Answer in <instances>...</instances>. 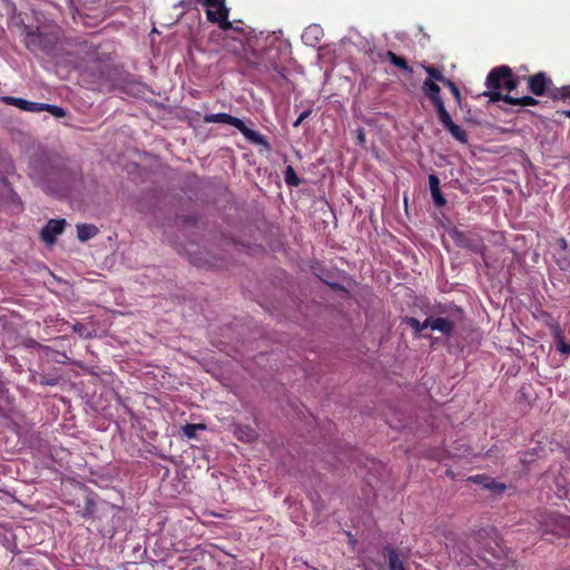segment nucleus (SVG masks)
I'll use <instances>...</instances> for the list:
<instances>
[{
    "instance_id": "obj_5",
    "label": "nucleus",
    "mask_w": 570,
    "mask_h": 570,
    "mask_svg": "<svg viewBox=\"0 0 570 570\" xmlns=\"http://www.w3.org/2000/svg\"><path fill=\"white\" fill-rule=\"evenodd\" d=\"M66 226L65 219H50L41 229V239L49 245L56 242V235L61 234Z\"/></svg>"
},
{
    "instance_id": "obj_34",
    "label": "nucleus",
    "mask_w": 570,
    "mask_h": 570,
    "mask_svg": "<svg viewBox=\"0 0 570 570\" xmlns=\"http://www.w3.org/2000/svg\"><path fill=\"white\" fill-rule=\"evenodd\" d=\"M311 114L309 110H305L303 111L299 117L296 119V121L294 122V127H297L299 126V124Z\"/></svg>"
},
{
    "instance_id": "obj_12",
    "label": "nucleus",
    "mask_w": 570,
    "mask_h": 570,
    "mask_svg": "<svg viewBox=\"0 0 570 570\" xmlns=\"http://www.w3.org/2000/svg\"><path fill=\"white\" fill-rule=\"evenodd\" d=\"M430 327L434 331L441 332L443 335L450 336L453 332V323L449 321L448 318L438 317L432 318L430 317Z\"/></svg>"
},
{
    "instance_id": "obj_26",
    "label": "nucleus",
    "mask_w": 570,
    "mask_h": 570,
    "mask_svg": "<svg viewBox=\"0 0 570 570\" xmlns=\"http://www.w3.org/2000/svg\"><path fill=\"white\" fill-rule=\"evenodd\" d=\"M425 71L429 73L431 79H434L440 82H444L446 78L442 75V72L434 67H425Z\"/></svg>"
},
{
    "instance_id": "obj_31",
    "label": "nucleus",
    "mask_w": 570,
    "mask_h": 570,
    "mask_svg": "<svg viewBox=\"0 0 570 570\" xmlns=\"http://www.w3.org/2000/svg\"><path fill=\"white\" fill-rule=\"evenodd\" d=\"M517 80L513 79L511 75L510 77L503 79L502 87H504L508 91H512L517 87Z\"/></svg>"
},
{
    "instance_id": "obj_17",
    "label": "nucleus",
    "mask_w": 570,
    "mask_h": 570,
    "mask_svg": "<svg viewBox=\"0 0 570 570\" xmlns=\"http://www.w3.org/2000/svg\"><path fill=\"white\" fill-rule=\"evenodd\" d=\"M386 56L394 66H396L407 72H412V68L407 65V62L404 58L399 57L393 51H387Z\"/></svg>"
},
{
    "instance_id": "obj_37",
    "label": "nucleus",
    "mask_w": 570,
    "mask_h": 570,
    "mask_svg": "<svg viewBox=\"0 0 570 570\" xmlns=\"http://www.w3.org/2000/svg\"><path fill=\"white\" fill-rule=\"evenodd\" d=\"M87 47H88V46H87V43H81V45L79 46V48H78V52L86 51Z\"/></svg>"
},
{
    "instance_id": "obj_7",
    "label": "nucleus",
    "mask_w": 570,
    "mask_h": 570,
    "mask_svg": "<svg viewBox=\"0 0 570 570\" xmlns=\"http://www.w3.org/2000/svg\"><path fill=\"white\" fill-rule=\"evenodd\" d=\"M550 82L543 72H538L529 78V88L535 96H542Z\"/></svg>"
},
{
    "instance_id": "obj_19",
    "label": "nucleus",
    "mask_w": 570,
    "mask_h": 570,
    "mask_svg": "<svg viewBox=\"0 0 570 570\" xmlns=\"http://www.w3.org/2000/svg\"><path fill=\"white\" fill-rule=\"evenodd\" d=\"M446 130L460 142H466L468 135L464 129H462L456 124L452 122Z\"/></svg>"
},
{
    "instance_id": "obj_36",
    "label": "nucleus",
    "mask_w": 570,
    "mask_h": 570,
    "mask_svg": "<svg viewBox=\"0 0 570 570\" xmlns=\"http://www.w3.org/2000/svg\"><path fill=\"white\" fill-rule=\"evenodd\" d=\"M557 243H558V245H559V247H560L561 249L566 250V249L568 248V244H567V240H566L564 238H562V237H561V238H559V239L557 240Z\"/></svg>"
},
{
    "instance_id": "obj_23",
    "label": "nucleus",
    "mask_w": 570,
    "mask_h": 570,
    "mask_svg": "<svg viewBox=\"0 0 570 570\" xmlns=\"http://www.w3.org/2000/svg\"><path fill=\"white\" fill-rule=\"evenodd\" d=\"M285 181L289 186H298L301 184V179L296 176L295 170L292 166H287L285 169Z\"/></svg>"
},
{
    "instance_id": "obj_10",
    "label": "nucleus",
    "mask_w": 570,
    "mask_h": 570,
    "mask_svg": "<svg viewBox=\"0 0 570 570\" xmlns=\"http://www.w3.org/2000/svg\"><path fill=\"white\" fill-rule=\"evenodd\" d=\"M470 480L497 493H502L507 489L504 483L497 482L487 475H475L470 478Z\"/></svg>"
},
{
    "instance_id": "obj_24",
    "label": "nucleus",
    "mask_w": 570,
    "mask_h": 570,
    "mask_svg": "<svg viewBox=\"0 0 570 570\" xmlns=\"http://www.w3.org/2000/svg\"><path fill=\"white\" fill-rule=\"evenodd\" d=\"M551 98L557 99H570V86L562 87L560 89H556L551 92Z\"/></svg>"
},
{
    "instance_id": "obj_3",
    "label": "nucleus",
    "mask_w": 570,
    "mask_h": 570,
    "mask_svg": "<svg viewBox=\"0 0 570 570\" xmlns=\"http://www.w3.org/2000/svg\"><path fill=\"white\" fill-rule=\"evenodd\" d=\"M26 45L30 50H40L52 55L56 48V38L41 32H29L26 37Z\"/></svg>"
},
{
    "instance_id": "obj_29",
    "label": "nucleus",
    "mask_w": 570,
    "mask_h": 570,
    "mask_svg": "<svg viewBox=\"0 0 570 570\" xmlns=\"http://www.w3.org/2000/svg\"><path fill=\"white\" fill-rule=\"evenodd\" d=\"M197 430H198V425H194V424H186L183 426V433L188 439L195 438Z\"/></svg>"
},
{
    "instance_id": "obj_32",
    "label": "nucleus",
    "mask_w": 570,
    "mask_h": 570,
    "mask_svg": "<svg viewBox=\"0 0 570 570\" xmlns=\"http://www.w3.org/2000/svg\"><path fill=\"white\" fill-rule=\"evenodd\" d=\"M39 383L41 385H56L57 384V379L55 377H46L45 375H40L39 377Z\"/></svg>"
},
{
    "instance_id": "obj_30",
    "label": "nucleus",
    "mask_w": 570,
    "mask_h": 570,
    "mask_svg": "<svg viewBox=\"0 0 570 570\" xmlns=\"http://www.w3.org/2000/svg\"><path fill=\"white\" fill-rule=\"evenodd\" d=\"M72 330L78 333L82 337H90L91 334L87 331L86 326L81 323H76L72 327Z\"/></svg>"
},
{
    "instance_id": "obj_39",
    "label": "nucleus",
    "mask_w": 570,
    "mask_h": 570,
    "mask_svg": "<svg viewBox=\"0 0 570 570\" xmlns=\"http://www.w3.org/2000/svg\"><path fill=\"white\" fill-rule=\"evenodd\" d=\"M198 425V430H204L205 429V424H197Z\"/></svg>"
},
{
    "instance_id": "obj_1",
    "label": "nucleus",
    "mask_w": 570,
    "mask_h": 570,
    "mask_svg": "<svg viewBox=\"0 0 570 570\" xmlns=\"http://www.w3.org/2000/svg\"><path fill=\"white\" fill-rule=\"evenodd\" d=\"M204 122H206V124L219 122V124L232 125L235 128H237L245 136V138L248 141L253 142V144H256V145L264 146L267 149L269 148L268 142L265 140V138L261 134H258L257 131H255L253 129H249L244 124V121L242 119L237 118V117L230 116V115L225 114V112L210 114V115H206L204 117Z\"/></svg>"
},
{
    "instance_id": "obj_20",
    "label": "nucleus",
    "mask_w": 570,
    "mask_h": 570,
    "mask_svg": "<svg viewBox=\"0 0 570 570\" xmlns=\"http://www.w3.org/2000/svg\"><path fill=\"white\" fill-rule=\"evenodd\" d=\"M404 321L415 331V333H421L423 330L430 327V317L426 318L423 323L414 317H405Z\"/></svg>"
},
{
    "instance_id": "obj_14",
    "label": "nucleus",
    "mask_w": 570,
    "mask_h": 570,
    "mask_svg": "<svg viewBox=\"0 0 570 570\" xmlns=\"http://www.w3.org/2000/svg\"><path fill=\"white\" fill-rule=\"evenodd\" d=\"M98 234V228L91 224L77 225V236L79 240L86 242Z\"/></svg>"
},
{
    "instance_id": "obj_6",
    "label": "nucleus",
    "mask_w": 570,
    "mask_h": 570,
    "mask_svg": "<svg viewBox=\"0 0 570 570\" xmlns=\"http://www.w3.org/2000/svg\"><path fill=\"white\" fill-rule=\"evenodd\" d=\"M512 71L509 67H500L498 69H493L487 79L488 87L493 89H500L503 83V79L510 77Z\"/></svg>"
},
{
    "instance_id": "obj_8",
    "label": "nucleus",
    "mask_w": 570,
    "mask_h": 570,
    "mask_svg": "<svg viewBox=\"0 0 570 570\" xmlns=\"http://www.w3.org/2000/svg\"><path fill=\"white\" fill-rule=\"evenodd\" d=\"M382 554L386 559L390 570H405L400 553L392 546H385L382 550Z\"/></svg>"
},
{
    "instance_id": "obj_11",
    "label": "nucleus",
    "mask_w": 570,
    "mask_h": 570,
    "mask_svg": "<svg viewBox=\"0 0 570 570\" xmlns=\"http://www.w3.org/2000/svg\"><path fill=\"white\" fill-rule=\"evenodd\" d=\"M424 94L431 99L434 106L442 104L443 100L440 97V87L432 79H426L422 87Z\"/></svg>"
},
{
    "instance_id": "obj_22",
    "label": "nucleus",
    "mask_w": 570,
    "mask_h": 570,
    "mask_svg": "<svg viewBox=\"0 0 570 570\" xmlns=\"http://www.w3.org/2000/svg\"><path fill=\"white\" fill-rule=\"evenodd\" d=\"M40 111H48L56 118H62L66 116V110L62 107L56 105H48L41 102Z\"/></svg>"
},
{
    "instance_id": "obj_27",
    "label": "nucleus",
    "mask_w": 570,
    "mask_h": 570,
    "mask_svg": "<svg viewBox=\"0 0 570 570\" xmlns=\"http://www.w3.org/2000/svg\"><path fill=\"white\" fill-rule=\"evenodd\" d=\"M443 85H445L450 89V91L455 97L456 101L460 104V101H461V94H460V89L458 88V86L451 79H448V78L443 82Z\"/></svg>"
},
{
    "instance_id": "obj_38",
    "label": "nucleus",
    "mask_w": 570,
    "mask_h": 570,
    "mask_svg": "<svg viewBox=\"0 0 570 570\" xmlns=\"http://www.w3.org/2000/svg\"><path fill=\"white\" fill-rule=\"evenodd\" d=\"M95 55H96V52H94V51H92V52L90 53V57H88V59H87V60H91V59H94Z\"/></svg>"
},
{
    "instance_id": "obj_33",
    "label": "nucleus",
    "mask_w": 570,
    "mask_h": 570,
    "mask_svg": "<svg viewBox=\"0 0 570 570\" xmlns=\"http://www.w3.org/2000/svg\"><path fill=\"white\" fill-rule=\"evenodd\" d=\"M450 235L458 244H463V234L461 232L453 229Z\"/></svg>"
},
{
    "instance_id": "obj_16",
    "label": "nucleus",
    "mask_w": 570,
    "mask_h": 570,
    "mask_svg": "<svg viewBox=\"0 0 570 570\" xmlns=\"http://www.w3.org/2000/svg\"><path fill=\"white\" fill-rule=\"evenodd\" d=\"M553 332L557 341V350L562 354H570V344L564 342L559 325H553Z\"/></svg>"
},
{
    "instance_id": "obj_15",
    "label": "nucleus",
    "mask_w": 570,
    "mask_h": 570,
    "mask_svg": "<svg viewBox=\"0 0 570 570\" xmlns=\"http://www.w3.org/2000/svg\"><path fill=\"white\" fill-rule=\"evenodd\" d=\"M234 434L239 441L250 442L256 439V432L248 425H236Z\"/></svg>"
},
{
    "instance_id": "obj_28",
    "label": "nucleus",
    "mask_w": 570,
    "mask_h": 570,
    "mask_svg": "<svg viewBox=\"0 0 570 570\" xmlns=\"http://www.w3.org/2000/svg\"><path fill=\"white\" fill-rule=\"evenodd\" d=\"M124 89L136 95L141 92V83L137 81H128Z\"/></svg>"
},
{
    "instance_id": "obj_40",
    "label": "nucleus",
    "mask_w": 570,
    "mask_h": 570,
    "mask_svg": "<svg viewBox=\"0 0 570 570\" xmlns=\"http://www.w3.org/2000/svg\"><path fill=\"white\" fill-rule=\"evenodd\" d=\"M563 114H564L568 118H570V110H566Z\"/></svg>"
},
{
    "instance_id": "obj_9",
    "label": "nucleus",
    "mask_w": 570,
    "mask_h": 570,
    "mask_svg": "<svg viewBox=\"0 0 570 570\" xmlns=\"http://www.w3.org/2000/svg\"><path fill=\"white\" fill-rule=\"evenodd\" d=\"M3 101L8 105L16 106L21 110L30 112H39L41 109V102H32L22 98L4 97Z\"/></svg>"
},
{
    "instance_id": "obj_21",
    "label": "nucleus",
    "mask_w": 570,
    "mask_h": 570,
    "mask_svg": "<svg viewBox=\"0 0 570 570\" xmlns=\"http://www.w3.org/2000/svg\"><path fill=\"white\" fill-rule=\"evenodd\" d=\"M508 104L512 106H535L538 105V100L530 96H524L521 98L512 97V99H508Z\"/></svg>"
},
{
    "instance_id": "obj_2",
    "label": "nucleus",
    "mask_w": 570,
    "mask_h": 570,
    "mask_svg": "<svg viewBox=\"0 0 570 570\" xmlns=\"http://www.w3.org/2000/svg\"><path fill=\"white\" fill-rule=\"evenodd\" d=\"M207 7L206 16L208 21L218 23L223 30L232 29V23L228 21V8L225 0H198Z\"/></svg>"
},
{
    "instance_id": "obj_25",
    "label": "nucleus",
    "mask_w": 570,
    "mask_h": 570,
    "mask_svg": "<svg viewBox=\"0 0 570 570\" xmlns=\"http://www.w3.org/2000/svg\"><path fill=\"white\" fill-rule=\"evenodd\" d=\"M484 96L489 97L491 101H504L508 104V99H512L509 95H502L499 91H488L483 94Z\"/></svg>"
},
{
    "instance_id": "obj_18",
    "label": "nucleus",
    "mask_w": 570,
    "mask_h": 570,
    "mask_svg": "<svg viewBox=\"0 0 570 570\" xmlns=\"http://www.w3.org/2000/svg\"><path fill=\"white\" fill-rule=\"evenodd\" d=\"M435 108H436L441 124L446 129L453 122V120H452L450 114L446 111V109L444 107V102L438 104L435 106Z\"/></svg>"
},
{
    "instance_id": "obj_13",
    "label": "nucleus",
    "mask_w": 570,
    "mask_h": 570,
    "mask_svg": "<svg viewBox=\"0 0 570 570\" xmlns=\"http://www.w3.org/2000/svg\"><path fill=\"white\" fill-rule=\"evenodd\" d=\"M429 185H430L431 195H432V198H433L435 205L439 207L443 206L445 204V199L441 194L440 180L435 175L429 176Z\"/></svg>"
},
{
    "instance_id": "obj_4",
    "label": "nucleus",
    "mask_w": 570,
    "mask_h": 570,
    "mask_svg": "<svg viewBox=\"0 0 570 570\" xmlns=\"http://www.w3.org/2000/svg\"><path fill=\"white\" fill-rule=\"evenodd\" d=\"M80 178L81 170L77 165L56 166L48 174V179H58L63 186H68Z\"/></svg>"
},
{
    "instance_id": "obj_35",
    "label": "nucleus",
    "mask_w": 570,
    "mask_h": 570,
    "mask_svg": "<svg viewBox=\"0 0 570 570\" xmlns=\"http://www.w3.org/2000/svg\"><path fill=\"white\" fill-rule=\"evenodd\" d=\"M357 140L361 145L365 142V132L363 129L357 130Z\"/></svg>"
}]
</instances>
